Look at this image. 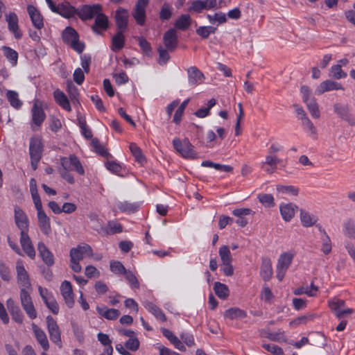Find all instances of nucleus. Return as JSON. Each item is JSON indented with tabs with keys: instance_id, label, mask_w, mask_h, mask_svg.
Returning a JSON list of instances; mask_svg holds the SVG:
<instances>
[{
	"instance_id": "obj_1",
	"label": "nucleus",
	"mask_w": 355,
	"mask_h": 355,
	"mask_svg": "<svg viewBox=\"0 0 355 355\" xmlns=\"http://www.w3.org/2000/svg\"><path fill=\"white\" fill-rule=\"evenodd\" d=\"M60 165L69 171H76L80 175H85V169L78 157L74 154H71L69 157H61Z\"/></svg>"
},
{
	"instance_id": "obj_2",
	"label": "nucleus",
	"mask_w": 355,
	"mask_h": 355,
	"mask_svg": "<svg viewBox=\"0 0 355 355\" xmlns=\"http://www.w3.org/2000/svg\"><path fill=\"white\" fill-rule=\"evenodd\" d=\"M19 295L21 306L27 315L32 320L35 319L37 314L29 292L21 288Z\"/></svg>"
},
{
	"instance_id": "obj_3",
	"label": "nucleus",
	"mask_w": 355,
	"mask_h": 355,
	"mask_svg": "<svg viewBox=\"0 0 355 355\" xmlns=\"http://www.w3.org/2000/svg\"><path fill=\"white\" fill-rule=\"evenodd\" d=\"M76 15H77L81 20L87 21L92 19L96 16L98 12H101L102 6L100 4L83 5L76 8Z\"/></svg>"
},
{
	"instance_id": "obj_4",
	"label": "nucleus",
	"mask_w": 355,
	"mask_h": 355,
	"mask_svg": "<svg viewBox=\"0 0 355 355\" xmlns=\"http://www.w3.org/2000/svg\"><path fill=\"white\" fill-rule=\"evenodd\" d=\"M34 205L37 210V216L40 230L44 234L49 235L51 232L50 218L43 210L42 202Z\"/></svg>"
},
{
	"instance_id": "obj_5",
	"label": "nucleus",
	"mask_w": 355,
	"mask_h": 355,
	"mask_svg": "<svg viewBox=\"0 0 355 355\" xmlns=\"http://www.w3.org/2000/svg\"><path fill=\"white\" fill-rule=\"evenodd\" d=\"M334 112L343 120L345 121L349 125H355V116L351 112L348 105H343L336 103L334 105Z\"/></svg>"
},
{
	"instance_id": "obj_6",
	"label": "nucleus",
	"mask_w": 355,
	"mask_h": 355,
	"mask_svg": "<svg viewBox=\"0 0 355 355\" xmlns=\"http://www.w3.org/2000/svg\"><path fill=\"white\" fill-rule=\"evenodd\" d=\"M16 272L17 282L21 288L26 290L31 288V284L29 275L26 270L23 262L20 260L17 261L16 263Z\"/></svg>"
},
{
	"instance_id": "obj_7",
	"label": "nucleus",
	"mask_w": 355,
	"mask_h": 355,
	"mask_svg": "<svg viewBox=\"0 0 355 355\" xmlns=\"http://www.w3.org/2000/svg\"><path fill=\"white\" fill-rule=\"evenodd\" d=\"M164 48L170 52H173L178 45V37L175 28H169L163 35Z\"/></svg>"
},
{
	"instance_id": "obj_8",
	"label": "nucleus",
	"mask_w": 355,
	"mask_h": 355,
	"mask_svg": "<svg viewBox=\"0 0 355 355\" xmlns=\"http://www.w3.org/2000/svg\"><path fill=\"white\" fill-rule=\"evenodd\" d=\"M47 324V329L49 334L50 339L54 343L59 345L61 343V336L60 328L57 322L51 315H48L46 318Z\"/></svg>"
},
{
	"instance_id": "obj_9",
	"label": "nucleus",
	"mask_w": 355,
	"mask_h": 355,
	"mask_svg": "<svg viewBox=\"0 0 355 355\" xmlns=\"http://www.w3.org/2000/svg\"><path fill=\"white\" fill-rule=\"evenodd\" d=\"M60 293L64 298L66 305L71 309L74 305L73 293L70 282L64 280L60 286Z\"/></svg>"
},
{
	"instance_id": "obj_10",
	"label": "nucleus",
	"mask_w": 355,
	"mask_h": 355,
	"mask_svg": "<svg viewBox=\"0 0 355 355\" xmlns=\"http://www.w3.org/2000/svg\"><path fill=\"white\" fill-rule=\"evenodd\" d=\"M15 220L21 232H26L28 230V219L25 212L19 207L14 208Z\"/></svg>"
},
{
	"instance_id": "obj_11",
	"label": "nucleus",
	"mask_w": 355,
	"mask_h": 355,
	"mask_svg": "<svg viewBox=\"0 0 355 355\" xmlns=\"http://www.w3.org/2000/svg\"><path fill=\"white\" fill-rule=\"evenodd\" d=\"M5 17L6 21L8 23V30L14 34L16 39H20L22 37V33L19 28V19L17 14L13 12H10L6 15Z\"/></svg>"
},
{
	"instance_id": "obj_12",
	"label": "nucleus",
	"mask_w": 355,
	"mask_h": 355,
	"mask_svg": "<svg viewBox=\"0 0 355 355\" xmlns=\"http://www.w3.org/2000/svg\"><path fill=\"white\" fill-rule=\"evenodd\" d=\"M128 10L119 8L115 12V21L118 31L125 32L128 28Z\"/></svg>"
},
{
	"instance_id": "obj_13",
	"label": "nucleus",
	"mask_w": 355,
	"mask_h": 355,
	"mask_svg": "<svg viewBox=\"0 0 355 355\" xmlns=\"http://www.w3.org/2000/svg\"><path fill=\"white\" fill-rule=\"evenodd\" d=\"M37 250L40 257L47 266L51 267L55 263L54 255L43 242L38 243Z\"/></svg>"
},
{
	"instance_id": "obj_14",
	"label": "nucleus",
	"mask_w": 355,
	"mask_h": 355,
	"mask_svg": "<svg viewBox=\"0 0 355 355\" xmlns=\"http://www.w3.org/2000/svg\"><path fill=\"white\" fill-rule=\"evenodd\" d=\"M6 305L12 319L15 322L21 324L24 321V316L19 306L11 298L7 300Z\"/></svg>"
},
{
	"instance_id": "obj_15",
	"label": "nucleus",
	"mask_w": 355,
	"mask_h": 355,
	"mask_svg": "<svg viewBox=\"0 0 355 355\" xmlns=\"http://www.w3.org/2000/svg\"><path fill=\"white\" fill-rule=\"evenodd\" d=\"M27 12L33 25L38 30L44 27V18L40 11L33 5L27 6Z\"/></svg>"
},
{
	"instance_id": "obj_16",
	"label": "nucleus",
	"mask_w": 355,
	"mask_h": 355,
	"mask_svg": "<svg viewBox=\"0 0 355 355\" xmlns=\"http://www.w3.org/2000/svg\"><path fill=\"white\" fill-rule=\"evenodd\" d=\"M94 229L98 233H104L106 234H114L116 233H121L123 231L121 225L114 221H109L107 223V228L104 227L101 224H98L95 225Z\"/></svg>"
},
{
	"instance_id": "obj_17",
	"label": "nucleus",
	"mask_w": 355,
	"mask_h": 355,
	"mask_svg": "<svg viewBox=\"0 0 355 355\" xmlns=\"http://www.w3.org/2000/svg\"><path fill=\"white\" fill-rule=\"evenodd\" d=\"M188 82L189 85L196 86L200 85L205 79L204 74L196 67H190L187 69Z\"/></svg>"
},
{
	"instance_id": "obj_18",
	"label": "nucleus",
	"mask_w": 355,
	"mask_h": 355,
	"mask_svg": "<svg viewBox=\"0 0 355 355\" xmlns=\"http://www.w3.org/2000/svg\"><path fill=\"white\" fill-rule=\"evenodd\" d=\"M28 232H21L20 233V243L25 253L31 259L35 257V251L32 245L31 240L28 235Z\"/></svg>"
},
{
	"instance_id": "obj_19",
	"label": "nucleus",
	"mask_w": 355,
	"mask_h": 355,
	"mask_svg": "<svg viewBox=\"0 0 355 355\" xmlns=\"http://www.w3.org/2000/svg\"><path fill=\"white\" fill-rule=\"evenodd\" d=\"M43 145L39 138H31L29 144L30 157L42 158Z\"/></svg>"
},
{
	"instance_id": "obj_20",
	"label": "nucleus",
	"mask_w": 355,
	"mask_h": 355,
	"mask_svg": "<svg viewBox=\"0 0 355 355\" xmlns=\"http://www.w3.org/2000/svg\"><path fill=\"white\" fill-rule=\"evenodd\" d=\"M339 89H344L343 87L340 83L333 80H327L322 82L320 84L315 90V93L318 95H320L325 92Z\"/></svg>"
},
{
	"instance_id": "obj_21",
	"label": "nucleus",
	"mask_w": 355,
	"mask_h": 355,
	"mask_svg": "<svg viewBox=\"0 0 355 355\" xmlns=\"http://www.w3.org/2000/svg\"><path fill=\"white\" fill-rule=\"evenodd\" d=\"M32 121L34 125L40 126L46 118V114L41 105L37 102L33 104L32 107Z\"/></svg>"
},
{
	"instance_id": "obj_22",
	"label": "nucleus",
	"mask_w": 355,
	"mask_h": 355,
	"mask_svg": "<svg viewBox=\"0 0 355 355\" xmlns=\"http://www.w3.org/2000/svg\"><path fill=\"white\" fill-rule=\"evenodd\" d=\"M32 329L37 342L44 351L49 349V344L45 332L35 323L31 324Z\"/></svg>"
},
{
	"instance_id": "obj_23",
	"label": "nucleus",
	"mask_w": 355,
	"mask_h": 355,
	"mask_svg": "<svg viewBox=\"0 0 355 355\" xmlns=\"http://www.w3.org/2000/svg\"><path fill=\"white\" fill-rule=\"evenodd\" d=\"M57 12L55 13L59 14L64 18L69 19L73 17L76 15V8L71 6L69 2L65 3H59L57 5Z\"/></svg>"
},
{
	"instance_id": "obj_24",
	"label": "nucleus",
	"mask_w": 355,
	"mask_h": 355,
	"mask_svg": "<svg viewBox=\"0 0 355 355\" xmlns=\"http://www.w3.org/2000/svg\"><path fill=\"white\" fill-rule=\"evenodd\" d=\"M260 275L263 281L268 282L272 275V263L269 258L263 257L260 270Z\"/></svg>"
},
{
	"instance_id": "obj_25",
	"label": "nucleus",
	"mask_w": 355,
	"mask_h": 355,
	"mask_svg": "<svg viewBox=\"0 0 355 355\" xmlns=\"http://www.w3.org/2000/svg\"><path fill=\"white\" fill-rule=\"evenodd\" d=\"M161 331L164 337H166L174 347L181 352H184L186 347L182 341L169 329L162 328Z\"/></svg>"
},
{
	"instance_id": "obj_26",
	"label": "nucleus",
	"mask_w": 355,
	"mask_h": 355,
	"mask_svg": "<svg viewBox=\"0 0 355 355\" xmlns=\"http://www.w3.org/2000/svg\"><path fill=\"white\" fill-rule=\"evenodd\" d=\"M108 28V18L107 17L101 13L98 12L95 19L94 24L92 26V30L96 34H100L98 28L102 30H106Z\"/></svg>"
},
{
	"instance_id": "obj_27",
	"label": "nucleus",
	"mask_w": 355,
	"mask_h": 355,
	"mask_svg": "<svg viewBox=\"0 0 355 355\" xmlns=\"http://www.w3.org/2000/svg\"><path fill=\"white\" fill-rule=\"evenodd\" d=\"M298 207L293 203L281 204L279 206L280 213L283 219L288 222L295 215V210Z\"/></svg>"
},
{
	"instance_id": "obj_28",
	"label": "nucleus",
	"mask_w": 355,
	"mask_h": 355,
	"mask_svg": "<svg viewBox=\"0 0 355 355\" xmlns=\"http://www.w3.org/2000/svg\"><path fill=\"white\" fill-rule=\"evenodd\" d=\"M53 97L56 103L63 109L69 112L71 110L70 103L63 92L57 89L53 92Z\"/></svg>"
},
{
	"instance_id": "obj_29",
	"label": "nucleus",
	"mask_w": 355,
	"mask_h": 355,
	"mask_svg": "<svg viewBox=\"0 0 355 355\" xmlns=\"http://www.w3.org/2000/svg\"><path fill=\"white\" fill-rule=\"evenodd\" d=\"M96 311L99 315L110 320H116L121 314L118 309H108L105 306H96Z\"/></svg>"
},
{
	"instance_id": "obj_30",
	"label": "nucleus",
	"mask_w": 355,
	"mask_h": 355,
	"mask_svg": "<svg viewBox=\"0 0 355 355\" xmlns=\"http://www.w3.org/2000/svg\"><path fill=\"white\" fill-rule=\"evenodd\" d=\"M144 306L158 320L162 322H165L166 320V317L163 311L153 303L150 302H144Z\"/></svg>"
},
{
	"instance_id": "obj_31",
	"label": "nucleus",
	"mask_w": 355,
	"mask_h": 355,
	"mask_svg": "<svg viewBox=\"0 0 355 355\" xmlns=\"http://www.w3.org/2000/svg\"><path fill=\"white\" fill-rule=\"evenodd\" d=\"M62 37L63 42L66 44L70 45L72 43V42H75L74 40L79 38V35L73 28L71 26H67L63 31L62 33Z\"/></svg>"
},
{
	"instance_id": "obj_32",
	"label": "nucleus",
	"mask_w": 355,
	"mask_h": 355,
	"mask_svg": "<svg viewBox=\"0 0 355 355\" xmlns=\"http://www.w3.org/2000/svg\"><path fill=\"white\" fill-rule=\"evenodd\" d=\"M123 31H117L112 39V49L114 51H118L122 49L125 44V37Z\"/></svg>"
},
{
	"instance_id": "obj_33",
	"label": "nucleus",
	"mask_w": 355,
	"mask_h": 355,
	"mask_svg": "<svg viewBox=\"0 0 355 355\" xmlns=\"http://www.w3.org/2000/svg\"><path fill=\"white\" fill-rule=\"evenodd\" d=\"M116 207L121 211L128 214L135 213L139 209L137 203H131L128 201H119Z\"/></svg>"
},
{
	"instance_id": "obj_34",
	"label": "nucleus",
	"mask_w": 355,
	"mask_h": 355,
	"mask_svg": "<svg viewBox=\"0 0 355 355\" xmlns=\"http://www.w3.org/2000/svg\"><path fill=\"white\" fill-rule=\"evenodd\" d=\"M181 155L187 159H196L197 155L193 150V146L190 143L188 139H184V146L181 151Z\"/></svg>"
},
{
	"instance_id": "obj_35",
	"label": "nucleus",
	"mask_w": 355,
	"mask_h": 355,
	"mask_svg": "<svg viewBox=\"0 0 355 355\" xmlns=\"http://www.w3.org/2000/svg\"><path fill=\"white\" fill-rule=\"evenodd\" d=\"M191 24V18L189 15H182L175 23V27L181 31H186Z\"/></svg>"
},
{
	"instance_id": "obj_36",
	"label": "nucleus",
	"mask_w": 355,
	"mask_h": 355,
	"mask_svg": "<svg viewBox=\"0 0 355 355\" xmlns=\"http://www.w3.org/2000/svg\"><path fill=\"white\" fill-rule=\"evenodd\" d=\"M214 290L216 295L220 299L225 300L229 296L230 291L227 285L216 282L214 284Z\"/></svg>"
},
{
	"instance_id": "obj_37",
	"label": "nucleus",
	"mask_w": 355,
	"mask_h": 355,
	"mask_svg": "<svg viewBox=\"0 0 355 355\" xmlns=\"http://www.w3.org/2000/svg\"><path fill=\"white\" fill-rule=\"evenodd\" d=\"M293 258V255L292 254L287 252L282 254L278 259L277 267L287 270L292 263Z\"/></svg>"
},
{
	"instance_id": "obj_38",
	"label": "nucleus",
	"mask_w": 355,
	"mask_h": 355,
	"mask_svg": "<svg viewBox=\"0 0 355 355\" xmlns=\"http://www.w3.org/2000/svg\"><path fill=\"white\" fill-rule=\"evenodd\" d=\"M247 315L246 312L239 308H230L225 311L224 316L234 320L236 318H244Z\"/></svg>"
},
{
	"instance_id": "obj_39",
	"label": "nucleus",
	"mask_w": 355,
	"mask_h": 355,
	"mask_svg": "<svg viewBox=\"0 0 355 355\" xmlns=\"http://www.w3.org/2000/svg\"><path fill=\"white\" fill-rule=\"evenodd\" d=\"M300 220L304 227H311L316 222V218L312 216L309 212L304 209H300Z\"/></svg>"
},
{
	"instance_id": "obj_40",
	"label": "nucleus",
	"mask_w": 355,
	"mask_h": 355,
	"mask_svg": "<svg viewBox=\"0 0 355 355\" xmlns=\"http://www.w3.org/2000/svg\"><path fill=\"white\" fill-rule=\"evenodd\" d=\"M67 92L69 98L73 104L79 103V91L78 89L72 83L71 81L67 82Z\"/></svg>"
},
{
	"instance_id": "obj_41",
	"label": "nucleus",
	"mask_w": 355,
	"mask_h": 355,
	"mask_svg": "<svg viewBox=\"0 0 355 355\" xmlns=\"http://www.w3.org/2000/svg\"><path fill=\"white\" fill-rule=\"evenodd\" d=\"M216 99L211 98L207 102V107H201V108L198 109L195 112V115L199 118L206 117L207 116H208L209 114L211 108H212L216 105Z\"/></svg>"
},
{
	"instance_id": "obj_42",
	"label": "nucleus",
	"mask_w": 355,
	"mask_h": 355,
	"mask_svg": "<svg viewBox=\"0 0 355 355\" xmlns=\"http://www.w3.org/2000/svg\"><path fill=\"white\" fill-rule=\"evenodd\" d=\"M3 51L4 55L11 62L12 66H15L18 60L17 52L8 46H3Z\"/></svg>"
},
{
	"instance_id": "obj_43",
	"label": "nucleus",
	"mask_w": 355,
	"mask_h": 355,
	"mask_svg": "<svg viewBox=\"0 0 355 355\" xmlns=\"http://www.w3.org/2000/svg\"><path fill=\"white\" fill-rule=\"evenodd\" d=\"M207 4L204 1L194 0L191 2V6L188 8L189 12L200 13L204 10H207Z\"/></svg>"
},
{
	"instance_id": "obj_44",
	"label": "nucleus",
	"mask_w": 355,
	"mask_h": 355,
	"mask_svg": "<svg viewBox=\"0 0 355 355\" xmlns=\"http://www.w3.org/2000/svg\"><path fill=\"white\" fill-rule=\"evenodd\" d=\"M129 148H130V150L132 154L135 157V160L137 162H139L140 164H143L144 162H146V158L144 156V155L142 154L141 150L140 149V148L139 146H137V145L136 144H135V143L130 144Z\"/></svg>"
},
{
	"instance_id": "obj_45",
	"label": "nucleus",
	"mask_w": 355,
	"mask_h": 355,
	"mask_svg": "<svg viewBox=\"0 0 355 355\" xmlns=\"http://www.w3.org/2000/svg\"><path fill=\"white\" fill-rule=\"evenodd\" d=\"M6 96L10 105L15 108H19L22 105V102L18 98L17 92L8 90L6 93Z\"/></svg>"
},
{
	"instance_id": "obj_46",
	"label": "nucleus",
	"mask_w": 355,
	"mask_h": 355,
	"mask_svg": "<svg viewBox=\"0 0 355 355\" xmlns=\"http://www.w3.org/2000/svg\"><path fill=\"white\" fill-rule=\"evenodd\" d=\"M157 51L159 53V58H158L159 64L165 65L170 60L171 57L168 53V52H170V51L162 45H159L158 46Z\"/></svg>"
},
{
	"instance_id": "obj_47",
	"label": "nucleus",
	"mask_w": 355,
	"mask_h": 355,
	"mask_svg": "<svg viewBox=\"0 0 355 355\" xmlns=\"http://www.w3.org/2000/svg\"><path fill=\"white\" fill-rule=\"evenodd\" d=\"M132 16L139 25H144L146 17L145 9L135 7L134 10L132 12Z\"/></svg>"
},
{
	"instance_id": "obj_48",
	"label": "nucleus",
	"mask_w": 355,
	"mask_h": 355,
	"mask_svg": "<svg viewBox=\"0 0 355 355\" xmlns=\"http://www.w3.org/2000/svg\"><path fill=\"white\" fill-rule=\"evenodd\" d=\"M305 103L311 116L315 119H318L320 116V114L315 98H312L311 101H309Z\"/></svg>"
},
{
	"instance_id": "obj_49",
	"label": "nucleus",
	"mask_w": 355,
	"mask_h": 355,
	"mask_svg": "<svg viewBox=\"0 0 355 355\" xmlns=\"http://www.w3.org/2000/svg\"><path fill=\"white\" fill-rule=\"evenodd\" d=\"M319 230L323 234V238H322V245L321 250L323 252L324 254H328L331 251V245L330 238L324 230H322V228L320 227Z\"/></svg>"
},
{
	"instance_id": "obj_50",
	"label": "nucleus",
	"mask_w": 355,
	"mask_h": 355,
	"mask_svg": "<svg viewBox=\"0 0 355 355\" xmlns=\"http://www.w3.org/2000/svg\"><path fill=\"white\" fill-rule=\"evenodd\" d=\"M218 253L222 261V263H232V258L231 256L230 248L227 245H223L222 247H220Z\"/></svg>"
},
{
	"instance_id": "obj_51",
	"label": "nucleus",
	"mask_w": 355,
	"mask_h": 355,
	"mask_svg": "<svg viewBox=\"0 0 355 355\" xmlns=\"http://www.w3.org/2000/svg\"><path fill=\"white\" fill-rule=\"evenodd\" d=\"M259 202L267 207H272L275 206L274 198L272 194L261 193L258 196Z\"/></svg>"
},
{
	"instance_id": "obj_52",
	"label": "nucleus",
	"mask_w": 355,
	"mask_h": 355,
	"mask_svg": "<svg viewBox=\"0 0 355 355\" xmlns=\"http://www.w3.org/2000/svg\"><path fill=\"white\" fill-rule=\"evenodd\" d=\"M30 192L34 204L42 202L37 191V182L35 178L30 180Z\"/></svg>"
},
{
	"instance_id": "obj_53",
	"label": "nucleus",
	"mask_w": 355,
	"mask_h": 355,
	"mask_svg": "<svg viewBox=\"0 0 355 355\" xmlns=\"http://www.w3.org/2000/svg\"><path fill=\"white\" fill-rule=\"evenodd\" d=\"M330 76L334 77L335 79H340L347 77V73L343 71L341 69V64H337L333 65L330 69Z\"/></svg>"
},
{
	"instance_id": "obj_54",
	"label": "nucleus",
	"mask_w": 355,
	"mask_h": 355,
	"mask_svg": "<svg viewBox=\"0 0 355 355\" xmlns=\"http://www.w3.org/2000/svg\"><path fill=\"white\" fill-rule=\"evenodd\" d=\"M172 8L171 6L167 3H164L160 10L159 12V18L162 21L168 20L172 17Z\"/></svg>"
},
{
	"instance_id": "obj_55",
	"label": "nucleus",
	"mask_w": 355,
	"mask_h": 355,
	"mask_svg": "<svg viewBox=\"0 0 355 355\" xmlns=\"http://www.w3.org/2000/svg\"><path fill=\"white\" fill-rule=\"evenodd\" d=\"M43 301L48 309L53 313L58 314L59 312V305L56 300L53 298L43 297Z\"/></svg>"
},
{
	"instance_id": "obj_56",
	"label": "nucleus",
	"mask_w": 355,
	"mask_h": 355,
	"mask_svg": "<svg viewBox=\"0 0 355 355\" xmlns=\"http://www.w3.org/2000/svg\"><path fill=\"white\" fill-rule=\"evenodd\" d=\"M67 168H64L62 166L58 168V172L62 179L66 180L69 184H73L75 182L74 177L73 174Z\"/></svg>"
},
{
	"instance_id": "obj_57",
	"label": "nucleus",
	"mask_w": 355,
	"mask_h": 355,
	"mask_svg": "<svg viewBox=\"0 0 355 355\" xmlns=\"http://www.w3.org/2000/svg\"><path fill=\"white\" fill-rule=\"evenodd\" d=\"M138 42L143 53L148 56H151L153 51L150 44L143 37H138Z\"/></svg>"
},
{
	"instance_id": "obj_58",
	"label": "nucleus",
	"mask_w": 355,
	"mask_h": 355,
	"mask_svg": "<svg viewBox=\"0 0 355 355\" xmlns=\"http://www.w3.org/2000/svg\"><path fill=\"white\" fill-rule=\"evenodd\" d=\"M189 102V99H187L184 101L182 104L180 105V107L177 109V110L175 112L174 116H173V122L176 124H178L182 119V116L183 115L184 111L186 108V106Z\"/></svg>"
},
{
	"instance_id": "obj_59",
	"label": "nucleus",
	"mask_w": 355,
	"mask_h": 355,
	"mask_svg": "<svg viewBox=\"0 0 355 355\" xmlns=\"http://www.w3.org/2000/svg\"><path fill=\"white\" fill-rule=\"evenodd\" d=\"M281 162V159H279L275 155H268L266 157V160L264 162H262V166H266V165H268L270 166H272V168L277 169V164Z\"/></svg>"
},
{
	"instance_id": "obj_60",
	"label": "nucleus",
	"mask_w": 355,
	"mask_h": 355,
	"mask_svg": "<svg viewBox=\"0 0 355 355\" xmlns=\"http://www.w3.org/2000/svg\"><path fill=\"white\" fill-rule=\"evenodd\" d=\"M262 347L266 351L271 353L272 355H283L284 354L283 349L280 347H279L278 345H276L275 344L263 343L262 345Z\"/></svg>"
},
{
	"instance_id": "obj_61",
	"label": "nucleus",
	"mask_w": 355,
	"mask_h": 355,
	"mask_svg": "<svg viewBox=\"0 0 355 355\" xmlns=\"http://www.w3.org/2000/svg\"><path fill=\"white\" fill-rule=\"evenodd\" d=\"M110 270L116 274H125L127 271L124 266L119 261H112L110 262Z\"/></svg>"
},
{
	"instance_id": "obj_62",
	"label": "nucleus",
	"mask_w": 355,
	"mask_h": 355,
	"mask_svg": "<svg viewBox=\"0 0 355 355\" xmlns=\"http://www.w3.org/2000/svg\"><path fill=\"white\" fill-rule=\"evenodd\" d=\"M140 343L137 338L132 337L129 338L125 343V347L132 352L137 351L139 348Z\"/></svg>"
},
{
	"instance_id": "obj_63",
	"label": "nucleus",
	"mask_w": 355,
	"mask_h": 355,
	"mask_svg": "<svg viewBox=\"0 0 355 355\" xmlns=\"http://www.w3.org/2000/svg\"><path fill=\"white\" fill-rule=\"evenodd\" d=\"M344 233L349 238H355V223L353 220H349L345 224Z\"/></svg>"
},
{
	"instance_id": "obj_64",
	"label": "nucleus",
	"mask_w": 355,
	"mask_h": 355,
	"mask_svg": "<svg viewBox=\"0 0 355 355\" xmlns=\"http://www.w3.org/2000/svg\"><path fill=\"white\" fill-rule=\"evenodd\" d=\"M345 304V302L340 299H334L329 302V306L334 313L341 309V308L344 307Z\"/></svg>"
}]
</instances>
